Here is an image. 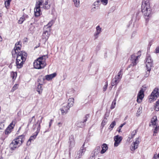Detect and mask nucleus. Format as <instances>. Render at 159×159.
I'll return each mask as SVG.
<instances>
[{"label":"nucleus","instance_id":"a19ab883","mask_svg":"<svg viewBox=\"0 0 159 159\" xmlns=\"http://www.w3.org/2000/svg\"><path fill=\"white\" fill-rule=\"evenodd\" d=\"M108 86V83L107 82H106L105 83V84L104 85V87H103V91H105L107 88Z\"/></svg>","mask_w":159,"mask_h":159},{"label":"nucleus","instance_id":"a211bd4d","mask_svg":"<svg viewBox=\"0 0 159 159\" xmlns=\"http://www.w3.org/2000/svg\"><path fill=\"white\" fill-rule=\"evenodd\" d=\"M14 125L13 123H11L8 126L6 129L5 131V134H8L12 130L13 128Z\"/></svg>","mask_w":159,"mask_h":159},{"label":"nucleus","instance_id":"1a4fd4ad","mask_svg":"<svg viewBox=\"0 0 159 159\" xmlns=\"http://www.w3.org/2000/svg\"><path fill=\"white\" fill-rule=\"evenodd\" d=\"M159 95V93L158 92V89L155 88L153 90L152 93H151V95L150 96L149 98V101L151 102L154 99H156Z\"/></svg>","mask_w":159,"mask_h":159},{"label":"nucleus","instance_id":"ea45409f","mask_svg":"<svg viewBox=\"0 0 159 159\" xmlns=\"http://www.w3.org/2000/svg\"><path fill=\"white\" fill-rule=\"evenodd\" d=\"M108 0H101L102 3L104 5H106L108 3Z\"/></svg>","mask_w":159,"mask_h":159},{"label":"nucleus","instance_id":"9d476101","mask_svg":"<svg viewBox=\"0 0 159 159\" xmlns=\"http://www.w3.org/2000/svg\"><path fill=\"white\" fill-rule=\"evenodd\" d=\"M157 117L156 116H154L151 121V125L153 126V127L154 128V134L157 133L158 130L159 126H157Z\"/></svg>","mask_w":159,"mask_h":159},{"label":"nucleus","instance_id":"c9c22d12","mask_svg":"<svg viewBox=\"0 0 159 159\" xmlns=\"http://www.w3.org/2000/svg\"><path fill=\"white\" fill-rule=\"evenodd\" d=\"M155 109L157 111L159 110V100L156 102Z\"/></svg>","mask_w":159,"mask_h":159},{"label":"nucleus","instance_id":"49530a36","mask_svg":"<svg viewBox=\"0 0 159 159\" xmlns=\"http://www.w3.org/2000/svg\"><path fill=\"white\" fill-rule=\"evenodd\" d=\"M106 123V121L104 120H103L102 122V125H103V126L105 125Z\"/></svg>","mask_w":159,"mask_h":159},{"label":"nucleus","instance_id":"f3484780","mask_svg":"<svg viewBox=\"0 0 159 159\" xmlns=\"http://www.w3.org/2000/svg\"><path fill=\"white\" fill-rule=\"evenodd\" d=\"M39 130H37V131L35 132V134L34 135L31 136L30 137L29 139L27 142V144L30 145L32 141H33L34 140L36 139V136L38 135L39 132Z\"/></svg>","mask_w":159,"mask_h":159},{"label":"nucleus","instance_id":"de8ad7c7","mask_svg":"<svg viewBox=\"0 0 159 159\" xmlns=\"http://www.w3.org/2000/svg\"><path fill=\"white\" fill-rule=\"evenodd\" d=\"M93 7L92 8V10L93 11H94L95 9L96 8V7H96V6H93Z\"/></svg>","mask_w":159,"mask_h":159},{"label":"nucleus","instance_id":"a878e982","mask_svg":"<svg viewBox=\"0 0 159 159\" xmlns=\"http://www.w3.org/2000/svg\"><path fill=\"white\" fill-rule=\"evenodd\" d=\"M54 22V20H51L48 23V24L44 26V28L47 29H49L50 30H51V27L53 24Z\"/></svg>","mask_w":159,"mask_h":159},{"label":"nucleus","instance_id":"473e14b6","mask_svg":"<svg viewBox=\"0 0 159 159\" xmlns=\"http://www.w3.org/2000/svg\"><path fill=\"white\" fill-rule=\"evenodd\" d=\"M116 99L115 98L113 102H112V104L111 105L110 108L111 109H114L116 106Z\"/></svg>","mask_w":159,"mask_h":159},{"label":"nucleus","instance_id":"7ed1b4c3","mask_svg":"<svg viewBox=\"0 0 159 159\" xmlns=\"http://www.w3.org/2000/svg\"><path fill=\"white\" fill-rule=\"evenodd\" d=\"M141 11L146 16L149 17L151 13L149 0H143L141 6Z\"/></svg>","mask_w":159,"mask_h":159},{"label":"nucleus","instance_id":"f03ea898","mask_svg":"<svg viewBox=\"0 0 159 159\" xmlns=\"http://www.w3.org/2000/svg\"><path fill=\"white\" fill-rule=\"evenodd\" d=\"M48 58V56L46 55L38 58L34 62V68L38 69L44 68L46 65V60Z\"/></svg>","mask_w":159,"mask_h":159},{"label":"nucleus","instance_id":"e433bc0d","mask_svg":"<svg viewBox=\"0 0 159 159\" xmlns=\"http://www.w3.org/2000/svg\"><path fill=\"white\" fill-rule=\"evenodd\" d=\"M25 20L24 16H22L21 17H20V19L18 20V23L20 24H21Z\"/></svg>","mask_w":159,"mask_h":159},{"label":"nucleus","instance_id":"f704fd0d","mask_svg":"<svg viewBox=\"0 0 159 159\" xmlns=\"http://www.w3.org/2000/svg\"><path fill=\"white\" fill-rule=\"evenodd\" d=\"M40 117H41V119L39 120L38 121V122H39V127L37 128L38 130L40 131V124L42 123V120L43 118V116H40Z\"/></svg>","mask_w":159,"mask_h":159},{"label":"nucleus","instance_id":"ddd939ff","mask_svg":"<svg viewBox=\"0 0 159 159\" xmlns=\"http://www.w3.org/2000/svg\"><path fill=\"white\" fill-rule=\"evenodd\" d=\"M144 97V91L143 89L140 90L137 95V101L138 103H140Z\"/></svg>","mask_w":159,"mask_h":159},{"label":"nucleus","instance_id":"6ab92c4d","mask_svg":"<svg viewBox=\"0 0 159 159\" xmlns=\"http://www.w3.org/2000/svg\"><path fill=\"white\" fill-rule=\"evenodd\" d=\"M96 30L94 33V36L95 38H97L102 31V28L99 25H98L96 27Z\"/></svg>","mask_w":159,"mask_h":159},{"label":"nucleus","instance_id":"f8f14e48","mask_svg":"<svg viewBox=\"0 0 159 159\" xmlns=\"http://www.w3.org/2000/svg\"><path fill=\"white\" fill-rule=\"evenodd\" d=\"M139 139V138H136L135 141L133 142L131 144V147L130 148L131 151H134L135 149L138 148L140 143Z\"/></svg>","mask_w":159,"mask_h":159},{"label":"nucleus","instance_id":"0eeeda50","mask_svg":"<svg viewBox=\"0 0 159 159\" xmlns=\"http://www.w3.org/2000/svg\"><path fill=\"white\" fill-rule=\"evenodd\" d=\"M51 30L49 29H47L46 28H43V31L42 35V39H44L46 41L48 39L51 33Z\"/></svg>","mask_w":159,"mask_h":159},{"label":"nucleus","instance_id":"79ce46f5","mask_svg":"<svg viewBox=\"0 0 159 159\" xmlns=\"http://www.w3.org/2000/svg\"><path fill=\"white\" fill-rule=\"evenodd\" d=\"M100 2V1L99 0H97V1H96L94 3L93 6H96V7H98V4Z\"/></svg>","mask_w":159,"mask_h":159},{"label":"nucleus","instance_id":"b1692460","mask_svg":"<svg viewBox=\"0 0 159 159\" xmlns=\"http://www.w3.org/2000/svg\"><path fill=\"white\" fill-rule=\"evenodd\" d=\"M69 142L70 147H72L74 146L75 142L73 136L71 135L70 137Z\"/></svg>","mask_w":159,"mask_h":159},{"label":"nucleus","instance_id":"37998d69","mask_svg":"<svg viewBox=\"0 0 159 159\" xmlns=\"http://www.w3.org/2000/svg\"><path fill=\"white\" fill-rule=\"evenodd\" d=\"M125 125V124L123 123V124H121L119 126V127H118V131L119 132H120L121 128Z\"/></svg>","mask_w":159,"mask_h":159},{"label":"nucleus","instance_id":"20e7f679","mask_svg":"<svg viewBox=\"0 0 159 159\" xmlns=\"http://www.w3.org/2000/svg\"><path fill=\"white\" fill-rule=\"evenodd\" d=\"M25 139V136L21 135L14 139L10 144V149L14 150L16 148L20 146L24 142Z\"/></svg>","mask_w":159,"mask_h":159},{"label":"nucleus","instance_id":"7c9ffc66","mask_svg":"<svg viewBox=\"0 0 159 159\" xmlns=\"http://www.w3.org/2000/svg\"><path fill=\"white\" fill-rule=\"evenodd\" d=\"M11 0H5V5L6 7L8 9L9 7L10 2Z\"/></svg>","mask_w":159,"mask_h":159},{"label":"nucleus","instance_id":"aec40b11","mask_svg":"<svg viewBox=\"0 0 159 159\" xmlns=\"http://www.w3.org/2000/svg\"><path fill=\"white\" fill-rule=\"evenodd\" d=\"M85 151L86 148H84V143L80 150L78 152V155H79L78 157H80L81 156L83 155Z\"/></svg>","mask_w":159,"mask_h":159},{"label":"nucleus","instance_id":"603ef678","mask_svg":"<svg viewBox=\"0 0 159 159\" xmlns=\"http://www.w3.org/2000/svg\"><path fill=\"white\" fill-rule=\"evenodd\" d=\"M136 133V131H135V132H134V134H132V135L133 136V137L134 136V135Z\"/></svg>","mask_w":159,"mask_h":159},{"label":"nucleus","instance_id":"72a5a7b5","mask_svg":"<svg viewBox=\"0 0 159 159\" xmlns=\"http://www.w3.org/2000/svg\"><path fill=\"white\" fill-rule=\"evenodd\" d=\"M116 125V122L115 121H113L111 123V124L109 126L108 129H111V130L113 128L114 126Z\"/></svg>","mask_w":159,"mask_h":159},{"label":"nucleus","instance_id":"5fc2aeb1","mask_svg":"<svg viewBox=\"0 0 159 159\" xmlns=\"http://www.w3.org/2000/svg\"><path fill=\"white\" fill-rule=\"evenodd\" d=\"M34 118V116H33L32 117V119H33V118Z\"/></svg>","mask_w":159,"mask_h":159},{"label":"nucleus","instance_id":"c756f323","mask_svg":"<svg viewBox=\"0 0 159 159\" xmlns=\"http://www.w3.org/2000/svg\"><path fill=\"white\" fill-rule=\"evenodd\" d=\"M122 70H121L118 73L117 75L115 77H116V78L117 79H119V80H120L121 79L122 76Z\"/></svg>","mask_w":159,"mask_h":159},{"label":"nucleus","instance_id":"864d4df0","mask_svg":"<svg viewBox=\"0 0 159 159\" xmlns=\"http://www.w3.org/2000/svg\"><path fill=\"white\" fill-rule=\"evenodd\" d=\"M42 80H43V82L44 81V79L43 78L42 79Z\"/></svg>","mask_w":159,"mask_h":159},{"label":"nucleus","instance_id":"f257e3e1","mask_svg":"<svg viewBox=\"0 0 159 159\" xmlns=\"http://www.w3.org/2000/svg\"><path fill=\"white\" fill-rule=\"evenodd\" d=\"M16 54V66L17 68L20 69L22 67L24 62L26 60L27 54L25 52L20 51Z\"/></svg>","mask_w":159,"mask_h":159},{"label":"nucleus","instance_id":"412c9836","mask_svg":"<svg viewBox=\"0 0 159 159\" xmlns=\"http://www.w3.org/2000/svg\"><path fill=\"white\" fill-rule=\"evenodd\" d=\"M34 15L35 16L38 17L41 14V11L40 7L35 6L34 9Z\"/></svg>","mask_w":159,"mask_h":159},{"label":"nucleus","instance_id":"6e6d98bb","mask_svg":"<svg viewBox=\"0 0 159 159\" xmlns=\"http://www.w3.org/2000/svg\"><path fill=\"white\" fill-rule=\"evenodd\" d=\"M0 159H2V158H0Z\"/></svg>","mask_w":159,"mask_h":159},{"label":"nucleus","instance_id":"2eb2a0df","mask_svg":"<svg viewBox=\"0 0 159 159\" xmlns=\"http://www.w3.org/2000/svg\"><path fill=\"white\" fill-rule=\"evenodd\" d=\"M87 116L86 115L85 116L83 121L80 120L77 121L75 124V125L78 127H83L85 124L84 123L87 120Z\"/></svg>","mask_w":159,"mask_h":159},{"label":"nucleus","instance_id":"c03bdc74","mask_svg":"<svg viewBox=\"0 0 159 159\" xmlns=\"http://www.w3.org/2000/svg\"><path fill=\"white\" fill-rule=\"evenodd\" d=\"M155 52L156 53H158L159 52V47L155 49Z\"/></svg>","mask_w":159,"mask_h":159},{"label":"nucleus","instance_id":"cd10ccee","mask_svg":"<svg viewBox=\"0 0 159 159\" xmlns=\"http://www.w3.org/2000/svg\"><path fill=\"white\" fill-rule=\"evenodd\" d=\"M120 80H119V79H117L116 78V77H115L114 78H113L111 82V85L113 86L114 85H116L117 84L120 82Z\"/></svg>","mask_w":159,"mask_h":159},{"label":"nucleus","instance_id":"bb28decb","mask_svg":"<svg viewBox=\"0 0 159 159\" xmlns=\"http://www.w3.org/2000/svg\"><path fill=\"white\" fill-rule=\"evenodd\" d=\"M74 99L73 98H70L68 100V103L66 104L70 107L73 106Z\"/></svg>","mask_w":159,"mask_h":159},{"label":"nucleus","instance_id":"4be33fe9","mask_svg":"<svg viewBox=\"0 0 159 159\" xmlns=\"http://www.w3.org/2000/svg\"><path fill=\"white\" fill-rule=\"evenodd\" d=\"M40 80V79H38V82H39V83L37 88V91L39 94H41L42 93L43 90L42 88L43 82L40 83L39 81Z\"/></svg>","mask_w":159,"mask_h":159},{"label":"nucleus","instance_id":"4468645a","mask_svg":"<svg viewBox=\"0 0 159 159\" xmlns=\"http://www.w3.org/2000/svg\"><path fill=\"white\" fill-rule=\"evenodd\" d=\"M70 108V107L66 103H63L62 108L60 109L62 115L66 114L69 110Z\"/></svg>","mask_w":159,"mask_h":159},{"label":"nucleus","instance_id":"5701e85b","mask_svg":"<svg viewBox=\"0 0 159 159\" xmlns=\"http://www.w3.org/2000/svg\"><path fill=\"white\" fill-rule=\"evenodd\" d=\"M57 75V74L55 73H54L53 74L47 75L45 76V79L47 80H51L52 78L55 77Z\"/></svg>","mask_w":159,"mask_h":159},{"label":"nucleus","instance_id":"393cba45","mask_svg":"<svg viewBox=\"0 0 159 159\" xmlns=\"http://www.w3.org/2000/svg\"><path fill=\"white\" fill-rule=\"evenodd\" d=\"M102 149L100 151V153L101 154H103L108 149V147L106 144L104 143L102 146Z\"/></svg>","mask_w":159,"mask_h":159},{"label":"nucleus","instance_id":"2f4dec72","mask_svg":"<svg viewBox=\"0 0 159 159\" xmlns=\"http://www.w3.org/2000/svg\"><path fill=\"white\" fill-rule=\"evenodd\" d=\"M74 2L75 6L78 7H80V0H72Z\"/></svg>","mask_w":159,"mask_h":159},{"label":"nucleus","instance_id":"9b49d317","mask_svg":"<svg viewBox=\"0 0 159 159\" xmlns=\"http://www.w3.org/2000/svg\"><path fill=\"white\" fill-rule=\"evenodd\" d=\"M122 139L123 138L120 136L117 135L115 136L114 137V146L115 147L118 146L120 144Z\"/></svg>","mask_w":159,"mask_h":159},{"label":"nucleus","instance_id":"58836bf2","mask_svg":"<svg viewBox=\"0 0 159 159\" xmlns=\"http://www.w3.org/2000/svg\"><path fill=\"white\" fill-rule=\"evenodd\" d=\"M18 88V84H16L14 85L13 87L11 89V91L13 92L16 89H17Z\"/></svg>","mask_w":159,"mask_h":159},{"label":"nucleus","instance_id":"4c0bfd02","mask_svg":"<svg viewBox=\"0 0 159 159\" xmlns=\"http://www.w3.org/2000/svg\"><path fill=\"white\" fill-rule=\"evenodd\" d=\"M100 147H97L94 150V153L96 154H97L98 153H99L100 152Z\"/></svg>","mask_w":159,"mask_h":159},{"label":"nucleus","instance_id":"6e6552de","mask_svg":"<svg viewBox=\"0 0 159 159\" xmlns=\"http://www.w3.org/2000/svg\"><path fill=\"white\" fill-rule=\"evenodd\" d=\"M21 45L20 44V42H18L15 44V47L14 49L12 51V54L13 57L16 56V54H18L19 52V50H20Z\"/></svg>","mask_w":159,"mask_h":159},{"label":"nucleus","instance_id":"3c124183","mask_svg":"<svg viewBox=\"0 0 159 159\" xmlns=\"http://www.w3.org/2000/svg\"><path fill=\"white\" fill-rule=\"evenodd\" d=\"M157 157L156 155H155L154 157H153V159H156Z\"/></svg>","mask_w":159,"mask_h":159},{"label":"nucleus","instance_id":"a18cd8bd","mask_svg":"<svg viewBox=\"0 0 159 159\" xmlns=\"http://www.w3.org/2000/svg\"><path fill=\"white\" fill-rule=\"evenodd\" d=\"M53 122V120L51 119L50 120V122L49 123V127H50L52 124Z\"/></svg>","mask_w":159,"mask_h":159},{"label":"nucleus","instance_id":"c85d7f7f","mask_svg":"<svg viewBox=\"0 0 159 159\" xmlns=\"http://www.w3.org/2000/svg\"><path fill=\"white\" fill-rule=\"evenodd\" d=\"M11 76L13 80H15L17 76V73L14 72H11Z\"/></svg>","mask_w":159,"mask_h":159},{"label":"nucleus","instance_id":"dca6fc26","mask_svg":"<svg viewBox=\"0 0 159 159\" xmlns=\"http://www.w3.org/2000/svg\"><path fill=\"white\" fill-rule=\"evenodd\" d=\"M139 57V56H135L134 55H133L131 57V65L134 66L137 64L138 62V59Z\"/></svg>","mask_w":159,"mask_h":159},{"label":"nucleus","instance_id":"39448f33","mask_svg":"<svg viewBox=\"0 0 159 159\" xmlns=\"http://www.w3.org/2000/svg\"><path fill=\"white\" fill-rule=\"evenodd\" d=\"M146 70L148 72L147 73L145 76V77H148L150 73V71L151 70V67L152 66V60L151 59L150 56L148 54L147 55L146 59Z\"/></svg>","mask_w":159,"mask_h":159},{"label":"nucleus","instance_id":"423d86ee","mask_svg":"<svg viewBox=\"0 0 159 159\" xmlns=\"http://www.w3.org/2000/svg\"><path fill=\"white\" fill-rule=\"evenodd\" d=\"M48 0H45L44 2V0H37L35 6L40 7L41 6H43V8L48 9L50 7V4L48 3Z\"/></svg>","mask_w":159,"mask_h":159},{"label":"nucleus","instance_id":"8fccbe9b","mask_svg":"<svg viewBox=\"0 0 159 159\" xmlns=\"http://www.w3.org/2000/svg\"><path fill=\"white\" fill-rule=\"evenodd\" d=\"M141 113V110H139V109H138L137 114H138V113H139V114L140 113Z\"/></svg>","mask_w":159,"mask_h":159},{"label":"nucleus","instance_id":"09e8293b","mask_svg":"<svg viewBox=\"0 0 159 159\" xmlns=\"http://www.w3.org/2000/svg\"><path fill=\"white\" fill-rule=\"evenodd\" d=\"M62 125V123L61 122H59L58 123V125H59V127L61 126Z\"/></svg>","mask_w":159,"mask_h":159}]
</instances>
